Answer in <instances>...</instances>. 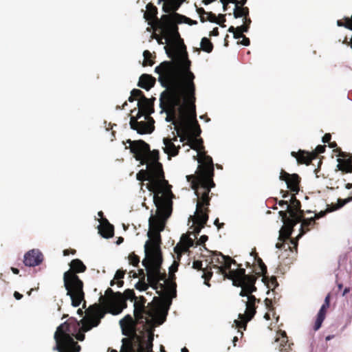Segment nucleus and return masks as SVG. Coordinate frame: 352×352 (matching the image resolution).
<instances>
[{"label":"nucleus","mask_w":352,"mask_h":352,"mask_svg":"<svg viewBox=\"0 0 352 352\" xmlns=\"http://www.w3.org/2000/svg\"><path fill=\"white\" fill-rule=\"evenodd\" d=\"M191 76H170L166 82L160 83L166 88L160 98V106L166 112L167 122L175 125L177 136L180 131V120L184 118L188 126L196 118L195 85Z\"/></svg>","instance_id":"obj_1"},{"label":"nucleus","mask_w":352,"mask_h":352,"mask_svg":"<svg viewBox=\"0 0 352 352\" xmlns=\"http://www.w3.org/2000/svg\"><path fill=\"white\" fill-rule=\"evenodd\" d=\"M162 19L163 22L160 24L161 32L167 43L164 49L171 60L164 61L155 68V72L159 74L158 81L163 84L162 82H167L170 76L195 77L190 71L191 61L188 58L186 45L180 37L177 24L169 15H164Z\"/></svg>","instance_id":"obj_2"},{"label":"nucleus","mask_w":352,"mask_h":352,"mask_svg":"<svg viewBox=\"0 0 352 352\" xmlns=\"http://www.w3.org/2000/svg\"><path fill=\"white\" fill-rule=\"evenodd\" d=\"M146 258L142 261V265L147 271V280L151 287L156 290L157 294L162 296L168 306L172 303L173 298L177 296V284L173 280L167 281L166 285L160 283L165 280L166 274L161 272L162 255L161 249H144Z\"/></svg>","instance_id":"obj_3"},{"label":"nucleus","mask_w":352,"mask_h":352,"mask_svg":"<svg viewBox=\"0 0 352 352\" xmlns=\"http://www.w3.org/2000/svg\"><path fill=\"white\" fill-rule=\"evenodd\" d=\"M201 160L204 161V163L198 166L195 175H187L186 179L190 183L191 188L195 190L197 197L195 213L208 214V206L211 199L209 194L211 189L215 186L213 181L214 164L210 156L204 155Z\"/></svg>","instance_id":"obj_4"},{"label":"nucleus","mask_w":352,"mask_h":352,"mask_svg":"<svg viewBox=\"0 0 352 352\" xmlns=\"http://www.w3.org/2000/svg\"><path fill=\"white\" fill-rule=\"evenodd\" d=\"M153 202L157 208L156 215L149 218V230L148 232L149 239L144 245V249L146 250L155 247L157 249H160V232L164 230L165 222L171 215L173 210V201L163 195H153Z\"/></svg>","instance_id":"obj_5"},{"label":"nucleus","mask_w":352,"mask_h":352,"mask_svg":"<svg viewBox=\"0 0 352 352\" xmlns=\"http://www.w3.org/2000/svg\"><path fill=\"white\" fill-rule=\"evenodd\" d=\"M79 325L80 322L76 318L72 317L68 321L58 326L54 336L56 341L54 350L58 352H79L80 346L73 338V336H75L79 341H83L85 338L82 331H79L75 334L79 328Z\"/></svg>","instance_id":"obj_6"},{"label":"nucleus","mask_w":352,"mask_h":352,"mask_svg":"<svg viewBox=\"0 0 352 352\" xmlns=\"http://www.w3.org/2000/svg\"><path fill=\"white\" fill-rule=\"evenodd\" d=\"M129 148L134 157L141 164H146L153 170L157 171L161 176H164L162 164L159 162L160 155L157 150L150 151L149 145L144 141L127 140Z\"/></svg>","instance_id":"obj_7"},{"label":"nucleus","mask_w":352,"mask_h":352,"mask_svg":"<svg viewBox=\"0 0 352 352\" xmlns=\"http://www.w3.org/2000/svg\"><path fill=\"white\" fill-rule=\"evenodd\" d=\"M180 131H183L180 135V142H184L186 141V144L190 146V148L195 150L198 152L197 156H195V160H197L201 165L204 163L201 159L204 155L207 157L208 155L204 151V146L203 145V140L197 139V137L200 135L201 132L199 123L195 118V120L192 121V123L188 126L185 120L182 119L180 120Z\"/></svg>","instance_id":"obj_8"},{"label":"nucleus","mask_w":352,"mask_h":352,"mask_svg":"<svg viewBox=\"0 0 352 352\" xmlns=\"http://www.w3.org/2000/svg\"><path fill=\"white\" fill-rule=\"evenodd\" d=\"M146 299L140 296L134 299V316L138 322H148L149 318H155L159 317V324H162L166 318L167 310H162L158 305L153 304L152 302L148 303L146 306Z\"/></svg>","instance_id":"obj_9"},{"label":"nucleus","mask_w":352,"mask_h":352,"mask_svg":"<svg viewBox=\"0 0 352 352\" xmlns=\"http://www.w3.org/2000/svg\"><path fill=\"white\" fill-rule=\"evenodd\" d=\"M236 265L238 268L230 272L228 279L232 280L234 286L241 288L239 293L241 297L249 299V297L254 296L252 294L257 290L255 286L257 278L253 274H246L245 270L241 267V264Z\"/></svg>","instance_id":"obj_10"},{"label":"nucleus","mask_w":352,"mask_h":352,"mask_svg":"<svg viewBox=\"0 0 352 352\" xmlns=\"http://www.w3.org/2000/svg\"><path fill=\"white\" fill-rule=\"evenodd\" d=\"M63 283L67 295L71 298L72 305L77 307L84 301L83 308H85L84 283L79 276L77 274H71V273L64 274Z\"/></svg>","instance_id":"obj_11"},{"label":"nucleus","mask_w":352,"mask_h":352,"mask_svg":"<svg viewBox=\"0 0 352 352\" xmlns=\"http://www.w3.org/2000/svg\"><path fill=\"white\" fill-rule=\"evenodd\" d=\"M138 181H148L146 184V188L155 194L160 195L162 192V188L166 186H169L168 181L165 179V176H161V174L153 170L146 166V170H140L136 175Z\"/></svg>","instance_id":"obj_12"},{"label":"nucleus","mask_w":352,"mask_h":352,"mask_svg":"<svg viewBox=\"0 0 352 352\" xmlns=\"http://www.w3.org/2000/svg\"><path fill=\"white\" fill-rule=\"evenodd\" d=\"M101 306L107 311L113 315L120 314L123 309L126 308L127 304L124 302L123 295L121 292H114L109 287L105 291L104 296L100 297Z\"/></svg>","instance_id":"obj_13"},{"label":"nucleus","mask_w":352,"mask_h":352,"mask_svg":"<svg viewBox=\"0 0 352 352\" xmlns=\"http://www.w3.org/2000/svg\"><path fill=\"white\" fill-rule=\"evenodd\" d=\"M242 302L245 305V311L244 314H239V320H235L234 324L236 328L245 330L248 322L251 320L256 313V303L260 302V299L255 296H250L249 299H243Z\"/></svg>","instance_id":"obj_14"},{"label":"nucleus","mask_w":352,"mask_h":352,"mask_svg":"<svg viewBox=\"0 0 352 352\" xmlns=\"http://www.w3.org/2000/svg\"><path fill=\"white\" fill-rule=\"evenodd\" d=\"M144 116L145 120L139 121L141 118H139L138 115L135 116H132L129 122L130 126L132 129L137 131L140 134L151 133L155 129V121L151 116Z\"/></svg>","instance_id":"obj_15"},{"label":"nucleus","mask_w":352,"mask_h":352,"mask_svg":"<svg viewBox=\"0 0 352 352\" xmlns=\"http://www.w3.org/2000/svg\"><path fill=\"white\" fill-rule=\"evenodd\" d=\"M279 179L286 182L287 188L294 194H297L300 190V183L301 178L298 174H289L281 170Z\"/></svg>","instance_id":"obj_16"},{"label":"nucleus","mask_w":352,"mask_h":352,"mask_svg":"<svg viewBox=\"0 0 352 352\" xmlns=\"http://www.w3.org/2000/svg\"><path fill=\"white\" fill-rule=\"evenodd\" d=\"M87 312L89 316L88 320L92 327H95L100 323V320L104 316L107 311L100 305L96 303L89 306Z\"/></svg>","instance_id":"obj_17"},{"label":"nucleus","mask_w":352,"mask_h":352,"mask_svg":"<svg viewBox=\"0 0 352 352\" xmlns=\"http://www.w3.org/2000/svg\"><path fill=\"white\" fill-rule=\"evenodd\" d=\"M153 106V101L145 96L138 100V110L137 111V109L135 108L132 109L131 112V113H133L134 112L137 111L136 115H138L139 118H142L143 116H150V115L154 111Z\"/></svg>","instance_id":"obj_18"},{"label":"nucleus","mask_w":352,"mask_h":352,"mask_svg":"<svg viewBox=\"0 0 352 352\" xmlns=\"http://www.w3.org/2000/svg\"><path fill=\"white\" fill-rule=\"evenodd\" d=\"M295 195L296 194L292 195L289 200L290 204L287 206V210L289 214L294 217L297 222H300L303 217L304 211L300 209L301 203L296 199Z\"/></svg>","instance_id":"obj_19"},{"label":"nucleus","mask_w":352,"mask_h":352,"mask_svg":"<svg viewBox=\"0 0 352 352\" xmlns=\"http://www.w3.org/2000/svg\"><path fill=\"white\" fill-rule=\"evenodd\" d=\"M43 261V255L38 250H31L24 255L23 263L25 265L28 267L39 265Z\"/></svg>","instance_id":"obj_20"},{"label":"nucleus","mask_w":352,"mask_h":352,"mask_svg":"<svg viewBox=\"0 0 352 352\" xmlns=\"http://www.w3.org/2000/svg\"><path fill=\"white\" fill-rule=\"evenodd\" d=\"M232 264L236 265V262L234 259L232 258L230 256H227L225 259V263H223V265H213L212 267H210V268H214L217 270V272L219 274H221L223 276L224 279L227 278L228 276V274H230V271H232L233 270H231V265Z\"/></svg>","instance_id":"obj_21"},{"label":"nucleus","mask_w":352,"mask_h":352,"mask_svg":"<svg viewBox=\"0 0 352 352\" xmlns=\"http://www.w3.org/2000/svg\"><path fill=\"white\" fill-rule=\"evenodd\" d=\"M190 218L192 219L195 224L193 232L195 233V236H197V235L199 234L201 229H203L206 225L209 215L195 213V215L190 216Z\"/></svg>","instance_id":"obj_22"},{"label":"nucleus","mask_w":352,"mask_h":352,"mask_svg":"<svg viewBox=\"0 0 352 352\" xmlns=\"http://www.w3.org/2000/svg\"><path fill=\"white\" fill-rule=\"evenodd\" d=\"M292 157H295L298 164L309 165L313 160L316 159V155L311 154V152L300 149L298 152L292 151L291 153Z\"/></svg>","instance_id":"obj_23"},{"label":"nucleus","mask_w":352,"mask_h":352,"mask_svg":"<svg viewBox=\"0 0 352 352\" xmlns=\"http://www.w3.org/2000/svg\"><path fill=\"white\" fill-rule=\"evenodd\" d=\"M177 141V136L174 135L173 138H164L163 142L165 145L164 152L169 156L175 157L179 154L180 146H176L174 142Z\"/></svg>","instance_id":"obj_24"},{"label":"nucleus","mask_w":352,"mask_h":352,"mask_svg":"<svg viewBox=\"0 0 352 352\" xmlns=\"http://www.w3.org/2000/svg\"><path fill=\"white\" fill-rule=\"evenodd\" d=\"M194 245L193 240L186 234H182L180 242L175 248V252L177 254L186 253L190 247Z\"/></svg>","instance_id":"obj_25"},{"label":"nucleus","mask_w":352,"mask_h":352,"mask_svg":"<svg viewBox=\"0 0 352 352\" xmlns=\"http://www.w3.org/2000/svg\"><path fill=\"white\" fill-rule=\"evenodd\" d=\"M70 269L65 272L64 274H77L78 273H83L87 270L86 265L83 263V262L78 259L75 258L73 259L69 263Z\"/></svg>","instance_id":"obj_26"},{"label":"nucleus","mask_w":352,"mask_h":352,"mask_svg":"<svg viewBox=\"0 0 352 352\" xmlns=\"http://www.w3.org/2000/svg\"><path fill=\"white\" fill-rule=\"evenodd\" d=\"M155 81V78L151 75L144 74L140 76L138 86L148 91L154 87Z\"/></svg>","instance_id":"obj_27"},{"label":"nucleus","mask_w":352,"mask_h":352,"mask_svg":"<svg viewBox=\"0 0 352 352\" xmlns=\"http://www.w3.org/2000/svg\"><path fill=\"white\" fill-rule=\"evenodd\" d=\"M99 233L104 238H111L114 234V227L107 219H103L98 228Z\"/></svg>","instance_id":"obj_28"},{"label":"nucleus","mask_w":352,"mask_h":352,"mask_svg":"<svg viewBox=\"0 0 352 352\" xmlns=\"http://www.w3.org/2000/svg\"><path fill=\"white\" fill-rule=\"evenodd\" d=\"M296 221L295 222H289L284 223V226L281 228L279 233L278 240L280 241H285L287 239H289L294 227L298 223Z\"/></svg>","instance_id":"obj_29"},{"label":"nucleus","mask_w":352,"mask_h":352,"mask_svg":"<svg viewBox=\"0 0 352 352\" xmlns=\"http://www.w3.org/2000/svg\"><path fill=\"white\" fill-rule=\"evenodd\" d=\"M278 337L276 338V342L279 343L278 349L280 351L289 352L291 350V344L288 343V338L285 331L278 332Z\"/></svg>","instance_id":"obj_30"},{"label":"nucleus","mask_w":352,"mask_h":352,"mask_svg":"<svg viewBox=\"0 0 352 352\" xmlns=\"http://www.w3.org/2000/svg\"><path fill=\"white\" fill-rule=\"evenodd\" d=\"M301 226L300 234L298 237H300L303 234H305L307 232L309 231L311 228H312L316 224V219L314 217H311L309 219H305L304 217L301 220Z\"/></svg>","instance_id":"obj_31"},{"label":"nucleus","mask_w":352,"mask_h":352,"mask_svg":"<svg viewBox=\"0 0 352 352\" xmlns=\"http://www.w3.org/2000/svg\"><path fill=\"white\" fill-rule=\"evenodd\" d=\"M329 307L328 305H326L324 304H323L322 305V307H320V309L318 313L317 318H316V320L314 326V329L315 331L318 330L321 327V325H322V324L325 318V316H326L327 310Z\"/></svg>","instance_id":"obj_32"},{"label":"nucleus","mask_w":352,"mask_h":352,"mask_svg":"<svg viewBox=\"0 0 352 352\" xmlns=\"http://www.w3.org/2000/svg\"><path fill=\"white\" fill-rule=\"evenodd\" d=\"M146 10L144 14V19L148 22L157 19V8L153 3H149L146 5Z\"/></svg>","instance_id":"obj_33"},{"label":"nucleus","mask_w":352,"mask_h":352,"mask_svg":"<svg viewBox=\"0 0 352 352\" xmlns=\"http://www.w3.org/2000/svg\"><path fill=\"white\" fill-rule=\"evenodd\" d=\"M338 168L343 173H352V160L349 159H338Z\"/></svg>","instance_id":"obj_34"},{"label":"nucleus","mask_w":352,"mask_h":352,"mask_svg":"<svg viewBox=\"0 0 352 352\" xmlns=\"http://www.w3.org/2000/svg\"><path fill=\"white\" fill-rule=\"evenodd\" d=\"M120 327L123 330L125 329H128L129 330H133L135 331V322L133 318L131 315L125 316L122 320L120 321Z\"/></svg>","instance_id":"obj_35"},{"label":"nucleus","mask_w":352,"mask_h":352,"mask_svg":"<svg viewBox=\"0 0 352 352\" xmlns=\"http://www.w3.org/2000/svg\"><path fill=\"white\" fill-rule=\"evenodd\" d=\"M227 256L223 255L221 252H212L211 255V261L210 262V265L212 266L213 265H221L223 263H225V259Z\"/></svg>","instance_id":"obj_36"},{"label":"nucleus","mask_w":352,"mask_h":352,"mask_svg":"<svg viewBox=\"0 0 352 352\" xmlns=\"http://www.w3.org/2000/svg\"><path fill=\"white\" fill-rule=\"evenodd\" d=\"M179 6L180 3H178L177 0H167L163 6V10L165 12H173L174 14Z\"/></svg>","instance_id":"obj_37"},{"label":"nucleus","mask_w":352,"mask_h":352,"mask_svg":"<svg viewBox=\"0 0 352 352\" xmlns=\"http://www.w3.org/2000/svg\"><path fill=\"white\" fill-rule=\"evenodd\" d=\"M233 15L235 19L249 16V8L235 5Z\"/></svg>","instance_id":"obj_38"},{"label":"nucleus","mask_w":352,"mask_h":352,"mask_svg":"<svg viewBox=\"0 0 352 352\" xmlns=\"http://www.w3.org/2000/svg\"><path fill=\"white\" fill-rule=\"evenodd\" d=\"M121 352H135L133 342L128 338L122 339Z\"/></svg>","instance_id":"obj_39"},{"label":"nucleus","mask_w":352,"mask_h":352,"mask_svg":"<svg viewBox=\"0 0 352 352\" xmlns=\"http://www.w3.org/2000/svg\"><path fill=\"white\" fill-rule=\"evenodd\" d=\"M201 48L203 51L210 53L213 50V44L209 38L204 37L201 41Z\"/></svg>","instance_id":"obj_40"},{"label":"nucleus","mask_w":352,"mask_h":352,"mask_svg":"<svg viewBox=\"0 0 352 352\" xmlns=\"http://www.w3.org/2000/svg\"><path fill=\"white\" fill-rule=\"evenodd\" d=\"M173 17L175 19V21L177 23L186 22V23H189L190 25L197 23V21H192L190 19H189L185 16L181 15L178 13H174V14H173Z\"/></svg>","instance_id":"obj_41"},{"label":"nucleus","mask_w":352,"mask_h":352,"mask_svg":"<svg viewBox=\"0 0 352 352\" xmlns=\"http://www.w3.org/2000/svg\"><path fill=\"white\" fill-rule=\"evenodd\" d=\"M210 267H212L211 265H208L207 266L206 268H204L202 271H203V275H202V278L204 279V283L208 285V286H210V285L208 283V281L211 278V277L212 276V270L213 268H210Z\"/></svg>","instance_id":"obj_42"},{"label":"nucleus","mask_w":352,"mask_h":352,"mask_svg":"<svg viewBox=\"0 0 352 352\" xmlns=\"http://www.w3.org/2000/svg\"><path fill=\"white\" fill-rule=\"evenodd\" d=\"M122 294L123 295V299L125 303H126L127 300L133 301L134 299H137L133 289H127L124 293H122Z\"/></svg>","instance_id":"obj_43"},{"label":"nucleus","mask_w":352,"mask_h":352,"mask_svg":"<svg viewBox=\"0 0 352 352\" xmlns=\"http://www.w3.org/2000/svg\"><path fill=\"white\" fill-rule=\"evenodd\" d=\"M143 56L144 58V62H143V66H147L150 65L152 66L154 64V61L152 60V54L148 50H145L143 52Z\"/></svg>","instance_id":"obj_44"},{"label":"nucleus","mask_w":352,"mask_h":352,"mask_svg":"<svg viewBox=\"0 0 352 352\" xmlns=\"http://www.w3.org/2000/svg\"><path fill=\"white\" fill-rule=\"evenodd\" d=\"M278 214L281 217L283 223H289V221H290V223L296 221L294 217H292L290 214L289 216L287 215V214H289L288 210H287V211L280 210Z\"/></svg>","instance_id":"obj_45"},{"label":"nucleus","mask_w":352,"mask_h":352,"mask_svg":"<svg viewBox=\"0 0 352 352\" xmlns=\"http://www.w3.org/2000/svg\"><path fill=\"white\" fill-rule=\"evenodd\" d=\"M150 285L145 282L144 277H141L140 280L135 284V288L140 291H146Z\"/></svg>","instance_id":"obj_46"},{"label":"nucleus","mask_w":352,"mask_h":352,"mask_svg":"<svg viewBox=\"0 0 352 352\" xmlns=\"http://www.w3.org/2000/svg\"><path fill=\"white\" fill-rule=\"evenodd\" d=\"M256 261L261 271L260 275H262L263 277H265V274H267V266L265 265V263L263 262V260L260 257H257L256 258Z\"/></svg>","instance_id":"obj_47"},{"label":"nucleus","mask_w":352,"mask_h":352,"mask_svg":"<svg viewBox=\"0 0 352 352\" xmlns=\"http://www.w3.org/2000/svg\"><path fill=\"white\" fill-rule=\"evenodd\" d=\"M351 201H352V195L346 199H340L338 201V204L336 206H333L332 210H335L339 209V208H342V206H344L346 204H347Z\"/></svg>","instance_id":"obj_48"},{"label":"nucleus","mask_w":352,"mask_h":352,"mask_svg":"<svg viewBox=\"0 0 352 352\" xmlns=\"http://www.w3.org/2000/svg\"><path fill=\"white\" fill-rule=\"evenodd\" d=\"M79 322L82 323V327L80 328V331L82 332H87V331L91 330V328H93L91 323L89 322V321L88 320H85L84 319H82Z\"/></svg>","instance_id":"obj_49"},{"label":"nucleus","mask_w":352,"mask_h":352,"mask_svg":"<svg viewBox=\"0 0 352 352\" xmlns=\"http://www.w3.org/2000/svg\"><path fill=\"white\" fill-rule=\"evenodd\" d=\"M129 263L133 266H138L140 263V258L134 253H131L129 256Z\"/></svg>","instance_id":"obj_50"},{"label":"nucleus","mask_w":352,"mask_h":352,"mask_svg":"<svg viewBox=\"0 0 352 352\" xmlns=\"http://www.w3.org/2000/svg\"><path fill=\"white\" fill-rule=\"evenodd\" d=\"M131 93L134 96V98L136 100H140L141 98H143V97H145L144 93L140 90L138 89H133Z\"/></svg>","instance_id":"obj_51"},{"label":"nucleus","mask_w":352,"mask_h":352,"mask_svg":"<svg viewBox=\"0 0 352 352\" xmlns=\"http://www.w3.org/2000/svg\"><path fill=\"white\" fill-rule=\"evenodd\" d=\"M153 336L152 335H150L148 336L146 346L144 347L145 352H152L153 351Z\"/></svg>","instance_id":"obj_52"},{"label":"nucleus","mask_w":352,"mask_h":352,"mask_svg":"<svg viewBox=\"0 0 352 352\" xmlns=\"http://www.w3.org/2000/svg\"><path fill=\"white\" fill-rule=\"evenodd\" d=\"M326 146L325 145H318L315 150L311 152V154L316 155V158L317 157L318 154L323 153L325 151Z\"/></svg>","instance_id":"obj_53"},{"label":"nucleus","mask_w":352,"mask_h":352,"mask_svg":"<svg viewBox=\"0 0 352 352\" xmlns=\"http://www.w3.org/2000/svg\"><path fill=\"white\" fill-rule=\"evenodd\" d=\"M330 148H334V152H339L340 157H344V153L341 151L340 148H337V143L336 142H330L328 143Z\"/></svg>","instance_id":"obj_54"},{"label":"nucleus","mask_w":352,"mask_h":352,"mask_svg":"<svg viewBox=\"0 0 352 352\" xmlns=\"http://www.w3.org/2000/svg\"><path fill=\"white\" fill-rule=\"evenodd\" d=\"M206 15H207L208 21L212 22V23H217L218 24H221L220 21H217V17L215 15V14L210 12H207Z\"/></svg>","instance_id":"obj_55"},{"label":"nucleus","mask_w":352,"mask_h":352,"mask_svg":"<svg viewBox=\"0 0 352 352\" xmlns=\"http://www.w3.org/2000/svg\"><path fill=\"white\" fill-rule=\"evenodd\" d=\"M125 273H126L125 270H117V272H116V274L114 276V279L120 280V279L123 278Z\"/></svg>","instance_id":"obj_56"},{"label":"nucleus","mask_w":352,"mask_h":352,"mask_svg":"<svg viewBox=\"0 0 352 352\" xmlns=\"http://www.w3.org/2000/svg\"><path fill=\"white\" fill-rule=\"evenodd\" d=\"M192 268L197 270H203L204 269L202 267V262L200 261H195L192 263Z\"/></svg>","instance_id":"obj_57"},{"label":"nucleus","mask_w":352,"mask_h":352,"mask_svg":"<svg viewBox=\"0 0 352 352\" xmlns=\"http://www.w3.org/2000/svg\"><path fill=\"white\" fill-rule=\"evenodd\" d=\"M264 302H265V305L266 308L269 311H272L274 309L272 300L271 299H269L267 298L265 299Z\"/></svg>","instance_id":"obj_58"},{"label":"nucleus","mask_w":352,"mask_h":352,"mask_svg":"<svg viewBox=\"0 0 352 352\" xmlns=\"http://www.w3.org/2000/svg\"><path fill=\"white\" fill-rule=\"evenodd\" d=\"M332 211H333V210H332V208H327V210H325V211H320L319 213L316 214L314 218H315V219H320V218L324 217L327 214V212H332Z\"/></svg>","instance_id":"obj_59"},{"label":"nucleus","mask_w":352,"mask_h":352,"mask_svg":"<svg viewBox=\"0 0 352 352\" xmlns=\"http://www.w3.org/2000/svg\"><path fill=\"white\" fill-rule=\"evenodd\" d=\"M242 40L239 42H238V43L239 44H241L243 45H245V46H248L250 45V41L249 39V38L246 37L245 35L242 37Z\"/></svg>","instance_id":"obj_60"},{"label":"nucleus","mask_w":352,"mask_h":352,"mask_svg":"<svg viewBox=\"0 0 352 352\" xmlns=\"http://www.w3.org/2000/svg\"><path fill=\"white\" fill-rule=\"evenodd\" d=\"M249 29V27H248V25H245V24L237 27V30L239 32H241V33L242 34H243V32H248Z\"/></svg>","instance_id":"obj_61"},{"label":"nucleus","mask_w":352,"mask_h":352,"mask_svg":"<svg viewBox=\"0 0 352 352\" xmlns=\"http://www.w3.org/2000/svg\"><path fill=\"white\" fill-rule=\"evenodd\" d=\"M208 239V237L207 235H202L199 238V239L197 241V245H203L204 244Z\"/></svg>","instance_id":"obj_62"},{"label":"nucleus","mask_w":352,"mask_h":352,"mask_svg":"<svg viewBox=\"0 0 352 352\" xmlns=\"http://www.w3.org/2000/svg\"><path fill=\"white\" fill-rule=\"evenodd\" d=\"M331 135L330 133H325L322 137L323 143H329L331 142Z\"/></svg>","instance_id":"obj_63"},{"label":"nucleus","mask_w":352,"mask_h":352,"mask_svg":"<svg viewBox=\"0 0 352 352\" xmlns=\"http://www.w3.org/2000/svg\"><path fill=\"white\" fill-rule=\"evenodd\" d=\"M223 6V10L226 11L227 10V7L228 3L235 2L236 0H220Z\"/></svg>","instance_id":"obj_64"}]
</instances>
